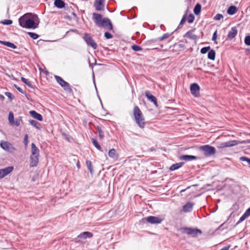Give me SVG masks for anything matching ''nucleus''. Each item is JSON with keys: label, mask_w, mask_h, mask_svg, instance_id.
Returning <instances> with one entry per match:
<instances>
[{"label": "nucleus", "mask_w": 250, "mask_h": 250, "mask_svg": "<svg viewBox=\"0 0 250 250\" xmlns=\"http://www.w3.org/2000/svg\"><path fill=\"white\" fill-rule=\"evenodd\" d=\"M19 22L23 28L35 29L38 27L39 21L36 15L27 13L19 19Z\"/></svg>", "instance_id": "f257e3e1"}, {"label": "nucleus", "mask_w": 250, "mask_h": 250, "mask_svg": "<svg viewBox=\"0 0 250 250\" xmlns=\"http://www.w3.org/2000/svg\"><path fill=\"white\" fill-rule=\"evenodd\" d=\"M241 143L240 141L237 140L229 141L226 142H223L221 143H218L217 145V147L218 148H224L228 147H231Z\"/></svg>", "instance_id": "39448f33"}, {"label": "nucleus", "mask_w": 250, "mask_h": 250, "mask_svg": "<svg viewBox=\"0 0 250 250\" xmlns=\"http://www.w3.org/2000/svg\"><path fill=\"white\" fill-rule=\"evenodd\" d=\"M92 16L93 19L96 25L99 27L100 26L103 20L102 16L101 14L96 13H93Z\"/></svg>", "instance_id": "ddd939ff"}, {"label": "nucleus", "mask_w": 250, "mask_h": 250, "mask_svg": "<svg viewBox=\"0 0 250 250\" xmlns=\"http://www.w3.org/2000/svg\"><path fill=\"white\" fill-rule=\"evenodd\" d=\"M194 204L192 202H188L183 207L182 210L185 213L190 212L192 211Z\"/></svg>", "instance_id": "4468645a"}, {"label": "nucleus", "mask_w": 250, "mask_h": 250, "mask_svg": "<svg viewBox=\"0 0 250 250\" xmlns=\"http://www.w3.org/2000/svg\"><path fill=\"white\" fill-rule=\"evenodd\" d=\"M132 49L135 51H139L142 50V48L137 45H133L131 46Z\"/></svg>", "instance_id": "79ce46f5"}, {"label": "nucleus", "mask_w": 250, "mask_h": 250, "mask_svg": "<svg viewBox=\"0 0 250 250\" xmlns=\"http://www.w3.org/2000/svg\"><path fill=\"white\" fill-rule=\"evenodd\" d=\"M185 21H186V19H185V17H183V18L182 19V20H181V21H180V24H183L185 22Z\"/></svg>", "instance_id": "6e6d98bb"}, {"label": "nucleus", "mask_w": 250, "mask_h": 250, "mask_svg": "<svg viewBox=\"0 0 250 250\" xmlns=\"http://www.w3.org/2000/svg\"><path fill=\"white\" fill-rule=\"evenodd\" d=\"M104 37L107 39H112L113 38V36L111 35V34H110V33H109L108 32H105V33H104Z\"/></svg>", "instance_id": "09e8293b"}, {"label": "nucleus", "mask_w": 250, "mask_h": 250, "mask_svg": "<svg viewBox=\"0 0 250 250\" xmlns=\"http://www.w3.org/2000/svg\"><path fill=\"white\" fill-rule=\"evenodd\" d=\"M5 45L13 49H16L17 47L14 43L9 42H6Z\"/></svg>", "instance_id": "4c0bfd02"}, {"label": "nucleus", "mask_w": 250, "mask_h": 250, "mask_svg": "<svg viewBox=\"0 0 250 250\" xmlns=\"http://www.w3.org/2000/svg\"><path fill=\"white\" fill-rule=\"evenodd\" d=\"M83 40L88 46H91L94 49L97 48V43L89 34L85 33L84 34Z\"/></svg>", "instance_id": "423d86ee"}, {"label": "nucleus", "mask_w": 250, "mask_h": 250, "mask_svg": "<svg viewBox=\"0 0 250 250\" xmlns=\"http://www.w3.org/2000/svg\"><path fill=\"white\" fill-rule=\"evenodd\" d=\"M217 31H216L213 34L212 40L213 41H215L217 39Z\"/></svg>", "instance_id": "864d4df0"}, {"label": "nucleus", "mask_w": 250, "mask_h": 250, "mask_svg": "<svg viewBox=\"0 0 250 250\" xmlns=\"http://www.w3.org/2000/svg\"><path fill=\"white\" fill-rule=\"evenodd\" d=\"M183 233H186L188 235H191L192 236H195L198 233L201 234L202 233L200 229H192L188 228H183L181 229Z\"/></svg>", "instance_id": "0eeeda50"}, {"label": "nucleus", "mask_w": 250, "mask_h": 250, "mask_svg": "<svg viewBox=\"0 0 250 250\" xmlns=\"http://www.w3.org/2000/svg\"><path fill=\"white\" fill-rule=\"evenodd\" d=\"M170 34L169 33H165L161 37L159 38V41H163L168 38L170 36Z\"/></svg>", "instance_id": "37998d69"}, {"label": "nucleus", "mask_w": 250, "mask_h": 250, "mask_svg": "<svg viewBox=\"0 0 250 250\" xmlns=\"http://www.w3.org/2000/svg\"><path fill=\"white\" fill-rule=\"evenodd\" d=\"M179 159L181 160H184L186 161H189L193 160H196L197 157L193 155H184L180 156Z\"/></svg>", "instance_id": "6ab92c4d"}, {"label": "nucleus", "mask_w": 250, "mask_h": 250, "mask_svg": "<svg viewBox=\"0 0 250 250\" xmlns=\"http://www.w3.org/2000/svg\"><path fill=\"white\" fill-rule=\"evenodd\" d=\"M8 121L9 124L11 125L12 123H14V114L12 112H10L8 116Z\"/></svg>", "instance_id": "2f4dec72"}, {"label": "nucleus", "mask_w": 250, "mask_h": 250, "mask_svg": "<svg viewBox=\"0 0 250 250\" xmlns=\"http://www.w3.org/2000/svg\"><path fill=\"white\" fill-rule=\"evenodd\" d=\"M241 144H247V143H250V140H247L246 141H244L243 142H241Z\"/></svg>", "instance_id": "13d9d810"}, {"label": "nucleus", "mask_w": 250, "mask_h": 250, "mask_svg": "<svg viewBox=\"0 0 250 250\" xmlns=\"http://www.w3.org/2000/svg\"><path fill=\"white\" fill-rule=\"evenodd\" d=\"M15 88L21 93H22V94H24L25 93V92L23 91V90L19 86H18L16 84H15L14 85Z\"/></svg>", "instance_id": "3c124183"}, {"label": "nucleus", "mask_w": 250, "mask_h": 250, "mask_svg": "<svg viewBox=\"0 0 250 250\" xmlns=\"http://www.w3.org/2000/svg\"><path fill=\"white\" fill-rule=\"evenodd\" d=\"M188 23H191L193 22L194 20V16L192 14H190L188 17Z\"/></svg>", "instance_id": "58836bf2"}, {"label": "nucleus", "mask_w": 250, "mask_h": 250, "mask_svg": "<svg viewBox=\"0 0 250 250\" xmlns=\"http://www.w3.org/2000/svg\"><path fill=\"white\" fill-rule=\"evenodd\" d=\"M190 92L192 95L197 97L199 95L200 87L197 83H193L190 85Z\"/></svg>", "instance_id": "1a4fd4ad"}, {"label": "nucleus", "mask_w": 250, "mask_h": 250, "mask_svg": "<svg viewBox=\"0 0 250 250\" xmlns=\"http://www.w3.org/2000/svg\"><path fill=\"white\" fill-rule=\"evenodd\" d=\"M21 81L24 83H25L26 85H27L29 87H31L32 88L33 86L30 83V82L27 80L26 79V78H24V77H21Z\"/></svg>", "instance_id": "72a5a7b5"}, {"label": "nucleus", "mask_w": 250, "mask_h": 250, "mask_svg": "<svg viewBox=\"0 0 250 250\" xmlns=\"http://www.w3.org/2000/svg\"><path fill=\"white\" fill-rule=\"evenodd\" d=\"M210 46L204 47L201 49L200 51L202 54H204L207 53L208 51H209L210 50Z\"/></svg>", "instance_id": "f704fd0d"}, {"label": "nucleus", "mask_w": 250, "mask_h": 250, "mask_svg": "<svg viewBox=\"0 0 250 250\" xmlns=\"http://www.w3.org/2000/svg\"><path fill=\"white\" fill-rule=\"evenodd\" d=\"M100 27H104L109 30H112L113 29V26L111 21L107 18L103 19Z\"/></svg>", "instance_id": "9d476101"}, {"label": "nucleus", "mask_w": 250, "mask_h": 250, "mask_svg": "<svg viewBox=\"0 0 250 250\" xmlns=\"http://www.w3.org/2000/svg\"><path fill=\"white\" fill-rule=\"evenodd\" d=\"M248 217L246 216V214H245L244 213L243 214V215L240 218L239 221L237 222V224H238L243 221H244Z\"/></svg>", "instance_id": "a18cd8bd"}, {"label": "nucleus", "mask_w": 250, "mask_h": 250, "mask_svg": "<svg viewBox=\"0 0 250 250\" xmlns=\"http://www.w3.org/2000/svg\"><path fill=\"white\" fill-rule=\"evenodd\" d=\"M6 42H7L6 41H0V44H4L5 45V43Z\"/></svg>", "instance_id": "052dcab7"}, {"label": "nucleus", "mask_w": 250, "mask_h": 250, "mask_svg": "<svg viewBox=\"0 0 250 250\" xmlns=\"http://www.w3.org/2000/svg\"><path fill=\"white\" fill-rule=\"evenodd\" d=\"M97 129L99 133V137L101 139H103L104 137V133L102 130L101 128L99 126H97Z\"/></svg>", "instance_id": "473e14b6"}, {"label": "nucleus", "mask_w": 250, "mask_h": 250, "mask_svg": "<svg viewBox=\"0 0 250 250\" xmlns=\"http://www.w3.org/2000/svg\"><path fill=\"white\" fill-rule=\"evenodd\" d=\"M54 5L59 8H62L65 6V3L62 0H55Z\"/></svg>", "instance_id": "a878e982"}, {"label": "nucleus", "mask_w": 250, "mask_h": 250, "mask_svg": "<svg viewBox=\"0 0 250 250\" xmlns=\"http://www.w3.org/2000/svg\"><path fill=\"white\" fill-rule=\"evenodd\" d=\"M28 135L25 134L24 136V140H23L24 143L25 144V145H27V144L28 143Z\"/></svg>", "instance_id": "603ef678"}, {"label": "nucleus", "mask_w": 250, "mask_h": 250, "mask_svg": "<svg viewBox=\"0 0 250 250\" xmlns=\"http://www.w3.org/2000/svg\"><path fill=\"white\" fill-rule=\"evenodd\" d=\"M55 79L57 83L62 87L63 89L68 91L70 93L72 92V89L70 87V84L67 82L64 81L61 77L58 76H55Z\"/></svg>", "instance_id": "20e7f679"}, {"label": "nucleus", "mask_w": 250, "mask_h": 250, "mask_svg": "<svg viewBox=\"0 0 250 250\" xmlns=\"http://www.w3.org/2000/svg\"><path fill=\"white\" fill-rule=\"evenodd\" d=\"M92 144H93V145L95 146V147L97 149L103 151V150H101V146L100 145V144H99V143L98 142V141L96 140H95V139H92Z\"/></svg>", "instance_id": "7c9ffc66"}, {"label": "nucleus", "mask_w": 250, "mask_h": 250, "mask_svg": "<svg viewBox=\"0 0 250 250\" xmlns=\"http://www.w3.org/2000/svg\"><path fill=\"white\" fill-rule=\"evenodd\" d=\"M0 99L1 100H3L4 99V97L2 95H0Z\"/></svg>", "instance_id": "680f3d73"}, {"label": "nucleus", "mask_w": 250, "mask_h": 250, "mask_svg": "<svg viewBox=\"0 0 250 250\" xmlns=\"http://www.w3.org/2000/svg\"><path fill=\"white\" fill-rule=\"evenodd\" d=\"M13 21L11 20H5L3 21H1L0 23L5 25H10L12 23Z\"/></svg>", "instance_id": "a19ab883"}, {"label": "nucleus", "mask_w": 250, "mask_h": 250, "mask_svg": "<svg viewBox=\"0 0 250 250\" xmlns=\"http://www.w3.org/2000/svg\"><path fill=\"white\" fill-rule=\"evenodd\" d=\"M13 170V167H8L3 169H0V179H2Z\"/></svg>", "instance_id": "f8f14e48"}, {"label": "nucleus", "mask_w": 250, "mask_h": 250, "mask_svg": "<svg viewBox=\"0 0 250 250\" xmlns=\"http://www.w3.org/2000/svg\"><path fill=\"white\" fill-rule=\"evenodd\" d=\"M200 150L203 152L206 157H209L215 154L216 149L214 147L206 145L200 146Z\"/></svg>", "instance_id": "7ed1b4c3"}, {"label": "nucleus", "mask_w": 250, "mask_h": 250, "mask_svg": "<svg viewBox=\"0 0 250 250\" xmlns=\"http://www.w3.org/2000/svg\"><path fill=\"white\" fill-rule=\"evenodd\" d=\"M31 155L39 156V150L34 143L31 144Z\"/></svg>", "instance_id": "393cba45"}, {"label": "nucleus", "mask_w": 250, "mask_h": 250, "mask_svg": "<svg viewBox=\"0 0 250 250\" xmlns=\"http://www.w3.org/2000/svg\"><path fill=\"white\" fill-rule=\"evenodd\" d=\"M245 214H246V216L248 217L249 216H250V207L246 210L245 212L244 213Z\"/></svg>", "instance_id": "5fc2aeb1"}, {"label": "nucleus", "mask_w": 250, "mask_h": 250, "mask_svg": "<svg viewBox=\"0 0 250 250\" xmlns=\"http://www.w3.org/2000/svg\"><path fill=\"white\" fill-rule=\"evenodd\" d=\"M237 11V8L235 6H230L229 7L227 13L230 15H234Z\"/></svg>", "instance_id": "bb28decb"}, {"label": "nucleus", "mask_w": 250, "mask_h": 250, "mask_svg": "<svg viewBox=\"0 0 250 250\" xmlns=\"http://www.w3.org/2000/svg\"><path fill=\"white\" fill-rule=\"evenodd\" d=\"M30 114L35 119L42 121V117L41 114L37 113L36 111L34 110H32L30 111Z\"/></svg>", "instance_id": "aec40b11"}, {"label": "nucleus", "mask_w": 250, "mask_h": 250, "mask_svg": "<svg viewBox=\"0 0 250 250\" xmlns=\"http://www.w3.org/2000/svg\"><path fill=\"white\" fill-rule=\"evenodd\" d=\"M133 115L138 125L141 128H144L145 125V119L141 110L137 106H135L134 108Z\"/></svg>", "instance_id": "f03ea898"}, {"label": "nucleus", "mask_w": 250, "mask_h": 250, "mask_svg": "<svg viewBox=\"0 0 250 250\" xmlns=\"http://www.w3.org/2000/svg\"><path fill=\"white\" fill-rule=\"evenodd\" d=\"M104 0H96L94 5L97 11H102L104 10Z\"/></svg>", "instance_id": "9b49d317"}, {"label": "nucleus", "mask_w": 250, "mask_h": 250, "mask_svg": "<svg viewBox=\"0 0 250 250\" xmlns=\"http://www.w3.org/2000/svg\"><path fill=\"white\" fill-rule=\"evenodd\" d=\"M230 248V246H226V247H225L224 248H223L222 249H221L220 250H229V249Z\"/></svg>", "instance_id": "4d7b16f0"}, {"label": "nucleus", "mask_w": 250, "mask_h": 250, "mask_svg": "<svg viewBox=\"0 0 250 250\" xmlns=\"http://www.w3.org/2000/svg\"><path fill=\"white\" fill-rule=\"evenodd\" d=\"M184 164V163L183 162H180L174 164L170 166L169 169L171 171H174L182 167Z\"/></svg>", "instance_id": "5701e85b"}, {"label": "nucleus", "mask_w": 250, "mask_h": 250, "mask_svg": "<svg viewBox=\"0 0 250 250\" xmlns=\"http://www.w3.org/2000/svg\"><path fill=\"white\" fill-rule=\"evenodd\" d=\"M237 34V29L236 27H233L229 31L228 35V38L229 40L233 39Z\"/></svg>", "instance_id": "a211bd4d"}, {"label": "nucleus", "mask_w": 250, "mask_h": 250, "mask_svg": "<svg viewBox=\"0 0 250 250\" xmlns=\"http://www.w3.org/2000/svg\"><path fill=\"white\" fill-rule=\"evenodd\" d=\"M21 121V118L16 119V121H14V123H12V124L11 125H15L17 126H19L20 125Z\"/></svg>", "instance_id": "ea45409f"}, {"label": "nucleus", "mask_w": 250, "mask_h": 250, "mask_svg": "<svg viewBox=\"0 0 250 250\" xmlns=\"http://www.w3.org/2000/svg\"><path fill=\"white\" fill-rule=\"evenodd\" d=\"M195 29H194V30ZM193 30H192L191 31H188L185 35V37H187L188 38H189L190 39H191L192 40H196L197 38V37L196 35L193 34L192 33Z\"/></svg>", "instance_id": "b1692460"}, {"label": "nucleus", "mask_w": 250, "mask_h": 250, "mask_svg": "<svg viewBox=\"0 0 250 250\" xmlns=\"http://www.w3.org/2000/svg\"><path fill=\"white\" fill-rule=\"evenodd\" d=\"M244 42L247 45H250V36H247L245 37Z\"/></svg>", "instance_id": "c03bdc74"}, {"label": "nucleus", "mask_w": 250, "mask_h": 250, "mask_svg": "<svg viewBox=\"0 0 250 250\" xmlns=\"http://www.w3.org/2000/svg\"><path fill=\"white\" fill-rule=\"evenodd\" d=\"M145 95L148 101L153 103L156 106H157V99L155 96L152 95L148 91L145 92Z\"/></svg>", "instance_id": "2eb2a0df"}, {"label": "nucleus", "mask_w": 250, "mask_h": 250, "mask_svg": "<svg viewBox=\"0 0 250 250\" xmlns=\"http://www.w3.org/2000/svg\"><path fill=\"white\" fill-rule=\"evenodd\" d=\"M247 54H250V48L247 49L246 50Z\"/></svg>", "instance_id": "bf43d9fd"}, {"label": "nucleus", "mask_w": 250, "mask_h": 250, "mask_svg": "<svg viewBox=\"0 0 250 250\" xmlns=\"http://www.w3.org/2000/svg\"><path fill=\"white\" fill-rule=\"evenodd\" d=\"M223 18V16L222 14H217L215 16L213 19L216 21H219V20H220Z\"/></svg>", "instance_id": "49530a36"}, {"label": "nucleus", "mask_w": 250, "mask_h": 250, "mask_svg": "<svg viewBox=\"0 0 250 250\" xmlns=\"http://www.w3.org/2000/svg\"><path fill=\"white\" fill-rule=\"evenodd\" d=\"M108 155L110 158L114 160H117L118 158V154L117 153L116 150L114 148H112L109 151Z\"/></svg>", "instance_id": "412c9836"}, {"label": "nucleus", "mask_w": 250, "mask_h": 250, "mask_svg": "<svg viewBox=\"0 0 250 250\" xmlns=\"http://www.w3.org/2000/svg\"><path fill=\"white\" fill-rule=\"evenodd\" d=\"M142 221L143 222L146 221L147 222L151 224H154L161 223L162 220L158 217L150 216L146 218H143Z\"/></svg>", "instance_id": "6e6552de"}, {"label": "nucleus", "mask_w": 250, "mask_h": 250, "mask_svg": "<svg viewBox=\"0 0 250 250\" xmlns=\"http://www.w3.org/2000/svg\"><path fill=\"white\" fill-rule=\"evenodd\" d=\"M240 160L242 161H246V162H247L248 163H249V160H250V159L246 157H245V156H243V157H241L240 158Z\"/></svg>", "instance_id": "8fccbe9b"}, {"label": "nucleus", "mask_w": 250, "mask_h": 250, "mask_svg": "<svg viewBox=\"0 0 250 250\" xmlns=\"http://www.w3.org/2000/svg\"><path fill=\"white\" fill-rule=\"evenodd\" d=\"M0 145L1 148L5 150H10L13 148L12 145L8 142L1 141Z\"/></svg>", "instance_id": "f3484780"}, {"label": "nucleus", "mask_w": 250, "mask_h": 250, "mask_svg": "<svg viewBox=\"0 0 250 250\" xmlns=\"http://www.w3.org/2000/svg\"><path fill=\"white\" fill-rule=\"evenodd\" d=\"M93 236L92 233L88 231L83 232L78 236V238L86 239L87 238H91Z\"/></svg>", "instance_id": "4be33fe9"}, {"label": "nucleus", "mask_w": 250, "mask_h": 250, "mask_svg": "<svg viewBox=\"0 0 250 250\" xmlns=\"http://www.w3.org/2000/svg\"><path fill=\"white\" fill-rule=\"evenodd\" d=\"M201 10V5L199 3H197L195 6L193 11L195 15H198L200 14Z\"/></svg>", "instance_id": "c85d7f7f"}, {"label": "nucleus", "mask_w": 250, "mask_h": 250, "mask_svg": "<svg viewBox=\"0 0 250 250\" xmlns=\"http://www.w3.org/2000/svg\"><path fill=\"white\" fill-rule=\"evenodd\" d=\"M215 51L211 49L208 51V57L210 60H214L215 59Z\"/></svg>", "instance_id": "c756f323"}, {"label": "nucleus", "mask_w": 250, "mask_h": 250, "mask_svg": "<svg viewBox=\"0 0 250 250\" xmlns=\"http://www.w3.org/2000/svg\"><path fill=\"white\" fill-rule=\"evenodd\" d=\"M29 122L31 125L36 127V128L38 129H41V124L39 122L33 120H29Z\"/></svg>", "instance_id": "cd10ccee"}, {"label": "nucleus", "mask_w": 250, "mask_h": 250, "mask_svg": "<svg viewBox=\"0 0 250 250\" xmlns=\"http://www.w3.org/2000/svg\"><path fill=\"white\" fill-rule=\"evenodd\" d=\"M86 166L88 169L89 170L91 173H92V163L90 161H86Z\"/></svg>", "instance_id": "c9c22d12"}, {"label": "nucleus", "mask_w": 250, "mask_h": 250, "mask_svg": "<svg viewBox=\"0 0 250 250\" xmlns=\"http://www.w3.org/2000/svg\"><path fill=\"white\" fill-rule=\"evenodd\" d=\"M29 36L33 39H37L39 38V36L36 33L33 32H28Z\"/></svg>", "instance_id": "e433bc0d"}, {"label": "nucleus", "mask_w": 250, "mask_h": 250, "mask_svg": "<svg viewBox=\"0 0 250 250\" xmlns=\"http://www.w3.org/2000/svg\"><path fill=\"white\" fill-rule=\"evenodd\" d=\"M39 155H31L30 167H34L37 166L39 163Z\"/></svg>", "instance_id": "dca6fc26"}, {"label": "nucleus", "mask_w": 250, "mask_h": 250, "mask_svg": "<svg viewBox=\"0 0 250 250\" xmlns=\"http://www.w3.org/2000/svg\"><path fill=\"white\" fill-rule=\"evenodd\" d=\"M5 95L11 100L12 101L13 98H14V96H13V95L11 93L9 92H5Z\"/></svg>", "instance_id": "de8ad7c7"}]
</instances>
